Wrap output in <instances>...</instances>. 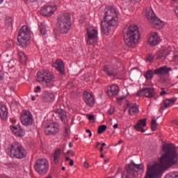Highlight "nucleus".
Wrapping results in <instances>:
<instances>
[{
    "mask_svg": "<svg viewBox=\"0 0 178 178\" xmlns=\"http://www.w3.org/2000/svg\"><path fill=\"white\" fill-rule=\"evenodd\" d=\"M163 154L159 159V163H154L147 165L145 178H156L161 176L169 168L176 165L178 161V153L170 144H165L162 148Z\"/></svg>",
    "mask_w": 178,
    "mask_h": 178,
    "instance_id": "1",
    "label": "nucleus"
},
{
    "mask_svg": "<svg viewBox=\"0 0 178 178\" xmlns=\"http://www.w3.org/2000/svg\"><path fill=\"white\" fill-rule=\"evenodd\" d=\"M119 13L115 8L108 6L105 9L104 21H102L101 29L102 31L106 35H109L111 31V27H113L118 24Z\"/></svg>",
    "mask_w": 178,
    "mask_h": 178,
    "instance_id": "2",
    "label": "nucleus"
},
{
    "mask_svg": "<svg viewBox=\"0 0 178 178\" xmlns=\"http://www.w3.org/2000/svg\"><path fill=\"white\" fill-rule=\"evenodd\" d=\"M124 40L128 47H136V44H137L138 40H140L138 26L133 24L129 26L128 29H124Z\"/></svg>",
    "mask_w": 178,
    "mask_h": 178,
    "instance_id": "3",
    "label": "nucleus"
},
{
    "mask_svg": "<svg viewBox=\"0 0 178 178\" xmlns=\"http://www.w3.org/2000/svg\"><path fill=\"white\" fill-rule=\"evenodd\" d=\"M70 27H72L70 15L67 13L63 14L58 18L57 29L61 34H67Z\"/></svg>",
    "mask_w": 178,
    "mask_h": 178,
    "instance_id": "4",
    "label": "nucleus"
},
{
    "mask_svg": "<svg viewBox=\"0 0 178 178\" xmlns=\"http://www.w3.org/2000/svg\"><path fill=\"white\" fill-rule=\"evenodd\" d=\"M37 81L50 87L55 81V74L49 70H42L37 73Z\"/></svg>",
    "mask_w": 178,
    "mask_h": 178,
    "instance_id": "5",
    "label": "nucleus"
},
{
    "mask_svg": "<svg viewBox=\"0 0 178 178\" xmlns=\"http://www.w3.org/2000/svg\"><path fill=\"white\" fill-rule=\"evenodd\" d=\"M8 149V154L11 158H16L17 159H22L26 158L27 152L24 149V147L22 145L14 143L10 145Z\"/></svg>",
    "mask_w": 178,
    "mask_h": 178,
    "instance_id": "6",
    "label": "nucleus"
},
{
    "mask_svg": "<svg viewBox=\"0 0 178 178\" xmlns=\"http://www.w3.org/2000/svg\"><path fill=\"white\" fill-rule=\"evenodd\" d=\"M31 38L30 29L26 26H23L19 31L17 41L18 45L22 48H26L27 43Z\"/></svg>",
    "mask_w": 178,
    "mask_h": 178,
    "instance_id": "7",
    "label": "nucleus"
},
{
    "mask_svg": "<svg viewBox=\"0 0 178 178\" xmlns=\"http://www.w3.org/2000/svg\"><path fill=\"white\" fill-rule=\"evenodd\" d=\"M34 169L40 176H45L49 169V163L45 159H39L36 160L34 165Z\"/></svg>",
    "mask_w": 178,
    "mask_h": 178,
    "instance_id": "8",
    "label": "nucleus"
},
{
    "mask_svg": "<svg viewBox=\"0 0 178 178\" xmlns=\"http://www.w3.org/2000/svg\"><path fill=\"white\" fill-rule=\"evenodd\" d=\"M146 17L149 20V23H150L151 26L154 27V29H156L157 30L163 27V22L161 21L156 16H155V13L151 9H146Z\"/></svg>",
    "mask_w": 178,
    "mask_h": 178,
    "instance_id": "9",
    "label": "nucleus"
},
{
    "mask_svg": "<svg viewBox=\"0 0 178 178\" xmlns=\"http://www.w3.org/2000/svg\"><path fill=\"white\" fill-rule=\"evenodd\" d=\"M136 169L143 170V169H144V165L128 164L126 165V170L122 175L121 178H130L134 177V176H137V170H136Z\"/></svg>",
    "mask_w": 178,
    "mask_h": 178,
    "instance_id": "10",
    "label": "nucleus"
},
{
    "mask_svg": "<svg viewBox=\"0 0 178 178\" xmlns=\"http://www.w3.org/2000/svg\"><path fill=\"white\" fill-rule=\"evenodd\" d=\"M98 38V30L94 26H89L86 29V41L87 45H94Z\"/></svg>",
    "mask_w": 178,
    "mask_h": 178,
    "instance_id": "11",
    "label": "nucleus"
},
{
    "mask_svg": "<svg viewBox=\"0 0 178 178\" xmlns=\"http://www.w3.org/2000/svg\"><path fill=\"white\" fill-rule=\"evenodd\" d=\"M60 131V125L58 122L49 121L44 125V133L47 136H55Z\"/></svg>",
    "mask_w": 178,
    "mask_h": 178,
    "instance_id": "12",
    "label": "nucleus"
},
{
    "mask_svg": "<svg viewBox=\"0 0 178 178\" xmlns=\"http://www.w3.org/2000/svg\"><path fill=\"white\" fill-rule=\"evenodd\" d=\"M20 121L24 126H31L33 122H34L33 114L29 111H23L20 116Z\"/></svg>",
    "mask_w": 178,
    "mask_h": 178,
    "instance_id": "13",
    "label": "nucleus"
},
{
    "mask_svg": "<svg viewBox=\"0 0 178 178\" xmlns=\"http://www.w3.org/2000/svg\"><path fill=\"white\" fill-rule=\"evenodd\" d=\"M53 116L56 120L60 119V120L65 124L67 123V115H66V112L62 109L54 110L53 111Z\"/></svg>",
    "mask_w": 178,
    "mask_h": 178,
    "instance_id": "14",
    "label": "nucleus"
},
{
    "mask_svg": "<svg viewBox=\"0 0 178 178\" xmlns=\"http://www.w3.org/2000/svg\"><path fill=\"white\" fill-rule=\"evenodd\" d=\"M56 10V6H44L40 10V15L42 16H46L47 17H49V16H52L55 11Z\"/></svg>",
    "mask_w": 178,
    "mask_h": 178,
    "instance_id": "15",
    "label": "nucleus"
},
{
    "mask_svg": "<svg viewBox=\"0 0 178 178\" xmlns=\"http://www.w3.org/2000/svg\"><path fill=\"white\" fill-rule=\"evenodd\" d=\"M170 52H172V47L169 46L166 49L159 50L156 56H154V58L155 59H163L164 58H166L168 55H170Z\"/></svg>",
    "mask_w": 178,
    "mask_h": 178,
    "instance_id": "16",
    "label": "nucleus"
},
{
    "mask_svg": "<svg viewBox=\"0 0 178 178\" xmlns=\"http://www.w3.org/2000/svg\"><path fill=\"white\" fill-rule=\"evenodd\" d=\"M119 94V86L116 84H112L111 86L107 88V95L110 98H113Z\"/></svg>",
    "mask_w": 178,
    "mask_h": 178,
    "instance_id": "17",
    "label": "nucleus"
},
{
    "mask_svg": "<svg viewBox=\"0 0 178 178\" xmlns=\"http://www.w3.org/2000/svg\"><path fill=\"white\" fill-rule=\"evenodd\" d=\"M83 100L87 105H89V106H94V102H95V100L92 93L86 91L83 95Z\"/></svg>",
    "mask_w": 178,
    "mask_h": 178,
    "instance_id": "18",
    "label": "nucleus"
},
{
    "mask_svg": "<svg viewBox=\"0 0 178 178\" xmlns=\"http://www.w3.org/2000/svg\"><path fill=\"white\" fill-rule=\"evenodd\" d=\"M149 44L152 47H155V45H158L161 42V38L158 35V33L152 32L150 33V37L149 38Z\"/></svg>",
    "mask_w": 178,
    "mask_h": 178,
    "instance_id": "19",
    "label": "nucleus"
},
{
    "mask_svg": "<svg viewBox=\"0 0 178 178\" xmlns=\"http://www.w3.org/2000/svg\"><path fill=\"white\" fill-rule=\"evenodd\" d=\"M10 129L13 131V135L17 136V137H23L24 136V131L19 126V124H17V125H10Z\"/></svg>",
    "mask_w": 178,
    "mask_h": 178,
    "instance_id": "20",
    "label": "nucleus"
},
{
    "mask_svg": "<svg viewBox=\"0 0 178 178\" xmlns=\"http://www.w3.org/2000/svg\"><path fill=\"white\" fill-rule=\"evenodd\" d=\"M147 126V118L140 120L135 125L134 129L136 131H140L141 133H145L144 127Z\"/></svg>",
    "mask_w": 178,
    "mask_h": 178,
    "instance_id": "21",
    "label": "nucleus"
},
{
    "mask_svg": "<svg viewBox=\"0 0 178 178\" xmlns=\"http://www.w3.org/2000/svg\"><path fill=\"white\" fill-rule=\"evenodd\" d=\"M127 108H129V115L131 116H134V115H137L139 112L138 106L136 104H127Z\"/></svg>",
    "mask_w": 178,
    "mask_h": 178,
    "instance_id": "22",
    "label": "nucleus"
},
{
    "mask_svg": "<svg viewBox=\"0 0 178 178\" xmlns=\"http://www.w3.org/2000/svg\"><path fill=\"white\" fill-rule=\"evenodd\" d=\"M141 92L146 98H154L155 97V90L152 88L142 89Z\"/></svg>",
    "mask_w": 178,
    "mask_h": 178,
    "instance_id": "23",
    "label": "nucleus"
},
{
    "mask_svg": "<svg viewBox=\"0 0 178 178\" xmlns=\"http://www.w3.org/2000/svg\"><path fill=\"white\" fill-rule=\"evenodd\" d=\"M8 107L6 106H0V118L3 120H6L8 119Z\"/></svg>",
    "mask_w": 178,
    "mask_h": 178,
    "instance_id": "24",
    "label": "nucleus"
},
{
    "mask_svg": "<svg viewBox=\"0 0 178 178\" xmlns=\"http://www.w3.org/2000/svg\"><path fill=\"white\" fill-rule=\"evenodd\" d=\"M43 99L45 102H52L55 99V95L51 92H45L43 95Z\"/></svg>",
    "mask_w": 178,
    "mask_h": 178,
    "instance_id": "25",
    "label": "nucleus"
},
{
    "mask_svg": "<svg viewBox=\"0 0 178 178\" xmlns=\"http://www.w3.org/2000/svg\"><path fill=\"white\" fill-rule=\"evenodd\" d=\"M60 155H62V148L56 149L53 154L54 161L56 163L59 162V160L60 159Z\"/></svg>",
    "mask_w": 178,
    "mask_h": 178,
    "instance_id": "26",
    "label": "nucleus"
},
{
    "mask_svg": "<svg viewBox=\"0 0 178 178\" xmlns=\"http://www.w3.org/2000/svg\"><path fill=\"white\" fill-rule=\"evenodd\" d=\"M170 68L168 69L167 67H160L155 70L154 74H158V76L161 74H166V73H168V72H170Z\"/></svg>",
    "mask_w": 178,
    "mask_h": 178,
    "instance_id": "27",
    "label": "nucleus"
},
{
    "mask_svg": "<svg viewBox=\"0 0 178 178\" xmlns=\"http://www.w3.org/2000/svg\"><path fill=\"white\" fill-rule=\"evenodd\" d=\"M175 102H176V99H167L164 101V106L165 109L166 108H169V106H172V105H175Z\"/></svg>",
    "mask_w": 178,
    "mask_h": 178,
    "instance_id": "28",
    "label": "nucleus"
},
{
    "mask_svg": "<svg viewBox=\"0 0 178 178\" xmlns=\"http://www.w3.org/2000/svg\"><path fill=\"white\" fill-rule=\"evenodd\" d=\"M18 56L19 59L20 63H26L27 61V57L26 56V54L23 51H19L18 52Z\"/></svg>",
    "mask_w": 178,
    "mask_h": 178,
    "instance_id": "29",
    "label": "nucleus"
},
{
    "mask_svg": "<svg viewBox=\"0 0 178 178\" xmlns=\"http://www.w3.org/2000/svg\"><path fill=\"white\" fill-rule=\"evenodd\" d=\"M55 67H65V63H63V60L60 58H58L56 60L54 63Z\"/></svg>",
    "mask_w": 178,
    "mask_h": 178,
    "instance_id": "30",
    "label": "nucleus"
},
{
    "mask_svg": "<svg viewBox=\"0 0 178 178\" xmlns=\"http://www.w3.org/2000/svg\"><path fill=\"white\" fill-rule=\"evenodd\" d=\"M103 72H104L106 74H108V76H116V72L109 67L104 68Z\"/></svg>",
    "mask_w": 178,
    "mask_h": 178,
    "instance_id": "31",
    "label": "nucleus"
},
{
    "mask_svg": "<svg viewBox=\"0 0 178 178\" xmlns=\"http://www.w3.org/2000/svg\"><path fill=\"white\" fill-rule=\"evenodd\" d=\"M40 31L42 35H45V34H47V27L45 26V25H44L43 23H41L40 26Z\"/></svg>",
    "mask_w": 178,
    "mask_h": 178,
    "instance_id": "32",
    "label": "nucleus"
},
{
    "mask_svg": "<svg viewBox=\"0 0 178 178\" xmlns=\"http://www.w3.org/2000/svg\"><path fill=\"white\" fill-rule=\"evenodd\" d=\"M145 77L147 79V80H149L150 79H152L154 77V71L149 70L145 74Z\"/></svg>",
    "mask_w": 178,
    "mask_h": 178,
    "instance_id": "33",
    "label": "nucleus"
},
{
    "mask_svg": "<svg viewBox=\"0 0 178 178\" xmlns=\"http://www.w3.org/2000/svg\"><path fill=\"white\" fill-rule=\"evenodd\" d=\"M151 124L152 131H155V130H156V128L158 127V123H156V120H152Z\"/></svg>",
    "mask_w": 178,
    "mask_h": 178,
    "instance_id": "34",
    "label": "nucleus"
},
{
    "mask_svg": "<svg viewBox=\"0 0 178 178\" xmlns=\"http://www.w3.org/2000/svg\"><path fill=\"white\" fill-rule=\"evenodd\" d=\"M106 130V125H101L98 128V134H102Z\"/></svg>",
    "mask_w": 178,
    "mask_h": 178,
    "instance_id": "35",
    "label": "nucleus"
},
{
    "mask_svg": "<svg viewBox=\"0 0 178 178\" xmlns=\"http://www.w3.org/2000/svg\"><path fill=\"white\" fill-rule=\"evenodd\" d=\"M16 63H17V60H10L8 62V67H15V66H16Z\"/></svg>",
    "mask_w": 178,
    "mask_h": 178,
    "instance_id": "36",
    "label": "nucleus"
},
{
    "mask_svg": "<svg viewBox=\"0 0 178 178\" xmlns=\"http://www.w3.org/2000/svg\"><path fill=\"white\" fill-rule=\"evenodd\" d=\"M165 178H178V175L176 173H170L167 175Z\"/></svg>",
    "mask_w": 178,
    "mask_h": 178,
    "instance_id": "37",
    "label": "nucleus"
},
{
    "mask_svg": "<svg viewBox=\"0 0 178 178\" xmlns=\"http://www.w3.org/2000/svg\"><path fill=\"white\" fill-rule=\"evenodd\" d=\"M56 70L57 72H59L61 74H65V68L64 67H56Z\"/></svg>",
    "mask_w": 178,
    "mask_h": 178,
    "instance_id": "38",
    "label": "nucleus"
},
{
    "mask_svg": "<svg viewBox=\"0 0 178 178\" xmlns=\"http://www.w3.org/2000/svg\"><path fill=\"white\" fill-rule=\"evenodd\" d=\"M3 80V68L0 67V81Z\"/></svg>",
    "mask_w": 178,
    "mask_h": 178,
    "instance_id": "39",
    "label": "nucleus"
},
{
    "mask_svg": "<svg viewBox=\"0 0 178 178\" xmlns=\"http://www.w3.org/2000/svg\"><path fill=\"white\" fill-rule=\"evenodd\" d=\"M154 58H155V57H154V56H152V55H149V56L147 57L146 60H147V62H151V61L152 60V59H154Z\"/></svg>",
    "mask_w": 178,
    "mask_h": 178,
    "instance_id": "40",
    "label": "nucleus"
},
{
    "mask_svg": "<svg viewBox=\"0 0 178 178\" xmlns=\"http://www.w3.org/2000/svg\"><path fill=\"white\" fill-rule=\"evenodd\" d=\"M87 118H88V120H90V122H92L95 120L94 115H88Z\"/></svg>",
    "mask_w": 178,
    "mask_h": 178,
    "instance_id": "41",
    "label": "nucleus"
},
{
    "mask_svg": "<svg viewBox=\"0 0 178 178\" xmlns=\"http://www.w3.org/2000/svg\"><path fill=\"white\" fill-rule=\"evenodd\" d=\"M34 92H41V87L37 86L34 90Z\"/></svg>",
    "mask_w": 178,
    "mask_h": 178,
    "instance_id": "42",
    "label": "nucleus"
},
{
    "mask_svg": "<svg viewBox=\"0 0 178 178\" xmlns=\"http://www.w3.org/2000/svg\"><path fill=\"white\" fill-rule=\"evenodd\" d=\"M11 123L13 124L12 126H17V124L16 123H17V122L16 121V120H13L11 119L10 120Z\"/></svg>",
    "mask_w": 178,
    "mask_h": 178,
    "instance_id": "43",
    "label": "nucleus"
},
{
    "mask_svg": "<svg viewBox=\"0 0 178 178\" xmlns=\"http://www.w3.org/2000/svg\"><path fill=\"white\" fill-rule=\"evenodd\" d=\"M161 92H160V95H166V91H165V89L161 88Z\"/></svg>",
    "mask_w": 178,
    "mask_h": 178,
    "instance_id": "44",
    "label": "nucleus"
},
{
    "mask_svg": "<svg viewBox=\"0 0 178 178\" xmlns=\"http://www.w3.org/2000/svg\"><path fill=\"white\" fill-rule=\"evenodd\" d=\"M83 166L86 168V169H88V168H90V164H88L87 162H84Z\"/></svg>",
    "mask_w": 178,
    "mask_h": 178,
    "instance_id": "45",
    "label": "nucleus"
},
{
    "mask_svg": "<svg viewBox=\"0 0 178 178\" xmlns=\"http://www.w3.org/2000/svg\"><path fill=\"white\" fill-rule=\"evenodd\" d=\"M131 3H134V5L135 3L141 2V0H131Z\"/></svg>",
    "mask_w": 178,
    "mask_h": 178,
    "instance_id": "46",
    "label": "nucleus"
},
{
    "mask_svg": "<svg viewBox=\"0 0 178 178\" xmlns=\"http://www.w3.org/2000/svg\"><path fill=\"white\" fill-rule=\"evenodd\" d=\"M86 133L89 134V137H92V134L90 129H86Z\"/></svg>",
    "mask_w": 178,
    "mask_h": 178,
    "instance_id": "47",
    "label": "nucleus"
},
{
    "mask_svg": "<svg viewBox=\"0 0 178 178\" xmlns=\"http://www.w3.org/2000/svg\"><path fill=\"white\" fill-rule=\"evenodd\" d=\"M6 24L9 23V24H10V23H12V18H8V19H6Z\"/></svg>",
    "mask_w": 178,
    "mask_h": 178,
    "instance_id": "48",
    "label": "nucleus"
},
{
    "mask_svg": "<svg viewBox=\"0 0 178 178\" xmlns=\"http://www.w3.org/2000/svg\"><path fill=\"white\" fill-rule=\"evenodd\" d=\"M67 154H69V155H71L72 156H74V152L73 151H68Z\"/></svg>",
    "mask_w": 178,
    "mask_h": 178,
    "instance_id": "49",
    "label": "nucleus"
},
{
    "mask_svg": "<svg viewBox=\"0 0 178 178\" xmlns=\"http://www.w3.org/2000/svg\"><path fill=\"white\" fill-rule=\"evenodd\" d=\"M70 166H73L74 165V161H73V160L70 159Z\"/></svg>",
    "mask_w": 178,
    "mask_h": 178,
    "instance_id": "50",
    "label": "nucleus"
},
{
    "mask_svg": "<svg viewBox=\"0 0 178 178\" xmlns=\"http://www.w3.org/2000/svg\"><path fill=\"white\" fill-rule=\"evenodd\" d=\"M123 99H124V97H120L118 98V101H123Z\"/></svg>",
    "mask_w": 178,
    "mask_h": 178,
    "instance_id": "51",
    "label": "nucleus"
},
{
    "mask_svg": "<svg viewBox=\"0 0 178 178\" xmlns=\"http://www.w3.org/2000/svg\"><path fill=\"white\" fill-rule=\"evenodd\" d=\"M118 124H115L114 125H113V127L115 128V129H118Z\"/></svg>",
    "mask_w": 178,
    "mask_h": 178,
    "instance_id": "52",
    "label": "nucleus"
},
{
    "mask_svg": "<svg viewBox=\"0 0 178 178\" xmlns=\"http://www.w3.org/2000/svg\"><path fill=\"white\" fill-rule=\"evenodd\" d=\"M108 115H112V113H113V112H112L110 109V110H108Z\"/></svg>",
    "mask_w": 178,
    "mask_h": 178,
    "instance_id": "53",
    "label": "nucleus"
},
{
    "mask_svg": "<svg viewBox=\"0 0 178 178\" xmlns=\"http://www.w3.org/2000/svg\"><path fill=\"white\" fill-rule=\"evenodd\" d=\"M69 147L70 148H72L73 147V144H72V143H69Z\"/></svg>",
    "mask_w": 178,
    "mask_h": 178,
    "instance_id": "54",
    "label": "nucleus"
},
{
    "mask_svg": "<svg viewBox=\"0 0 178 178\" xmlns=\"http://www.w3.org/2000/svg\"><path fill=\"white\" fill-rule=\"evenodd\" d=\"M31 99H32V101H35V97H34V96H32Z\"/></svg>",
    "mask_w": 178,
    "mask_h": 178,
    "instance_id": "55",
    "label": "nucleus"
},
{
    "mask_svg": "<svg viewBox=\"0 0 178 178\" xmlns=\"http://www.w3.org/2000/svg\"><path fill=\"white\" fill-rule=\"evenodd\" d=\"M99 145H101V143H97V145H96V147H99Z\"/></svg>",
    "mask_w": 178,
    "mask_h": 178,
    "instance_id": "56",
    "label": "nucleus"
},
{
    "mask_svg": "<svg viewBox=\"0 0 178 178\" xmlns=\"http://www.w3.org/2000/svg\"><path fill=\"white\" fill-rule=\"evenodd\" d=\"M65 161H70V157H66V158H65Z\"/></svg>",
    "mask_w": 178,
    "mask_h": 178,
    "instance_id": "57",
    "label": "nucleus"
},
{
    "mask_svg": "<svg viewBox=\"0 0 178 178\" xmlns=\"http://www.w3.org/2000/svg\"><path fill=\"white\" fill-rule=\"evenodd\" d=\"M99 151L100 152H102V151H104V147H100Z\"/></svg>",
    "mask_w": 178,
    "mask_h": 178,
    "instance_id": "58",
    "label": "nucleus"
},
{
    "mask_svg": "<svg viewBox=\"0 0 178 178\" xmlns=\"http://www.w3.org/2000/svg\"><path fill=\"white\" fill-rule=\"evenodd\" d=\"M175 14L177 15V16H178V10H175Z\"/></svg>",
    "mask_w": 178,
    "mask_h": 178,
    "instance_id": "59",
    "label": "nucleus"
},
{
    "mask_svg": "<svg viewBox=\"0 0 178 178\" xmlns=\"http://www.w3.org/2000/svg\"><path fill=\"white\" fill-rule=\"evenodd\" d=\"M106 145V144L104 143L102 144V147H105Z\"/></svg>",
    "mask_w": 178,
    "mask_h": 178,
    "instance_id": "60",
    "label": "nucleus"
},
{
    "mask_svg": "<svg viewBox=\"0 0 178 178\" xmlns=\"http://www.w3.org/2000/svg\"><path fill=\"white\" fill-rule=\"evenodd\" d=\"M122 143H123V140H120V141L118 142V144H122Z\"/></svg>",
    "mask_w": 178,
    "mask_h": 178,
    "instance_id": "61",
    "label": "nucleus"
},
{
    "mask_svg": "<svg viewBox=\"0 0 178 178\" xmlns=\"http://www.w3.org/2000/svg\"><path fill=\"white\" fill-rule=\"evenodd\" d=\"M175 124L177 125V127H178V122H175Z\"/></svg>",
    "mask_w": 178,
    "mask_h": 178,
    "instance_id": "62",
    "label": "nucleus"
},
{
    "mask_svg": "<svg viewBox=\"0 0 178 178\" xmlns=\"http://www.w3.org/2000/svg\"><path fill=\"white\" fill-rule=\"evenodd\" d=\"M100 156H101V158H104V154H102Z\"/></svg>",
    "mask_w": 178,
    "mask_h": 178,
    "instance_id": "63",
    "label": "nucleus"
},
{
    "mask_svg": "<svg viewBox=\"0 0 178 178\" xmlns=\"http://www.w3.org/2000/svg\"><path fill=\"white\" fill-rule=\"evenodd\" d=\"M175 10H178V6L176 7Z\"/></svg>",
    "mask_w": 178,
    "mask_h": 178,
    "instance_id": "64",
    "label": "nucleus"
}]
</instances>
